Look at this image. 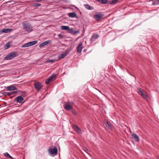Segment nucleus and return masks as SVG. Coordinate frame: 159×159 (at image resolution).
<instances>
[{
    "mask_svg": "<svg viewBox=\"0 0 159 159\" xmlns=\"http://www.w3.org/2000/svg\"><path fill=\"white\" fill-rule=\"evenodd\" d=\"M73 31V30L72 29H70L69 27V29L68 30V33H70L71 34H72Z\"/></svg>",
    "mask_w": 159,
    "mask_h": 159,
    "instance_id": "28",
    "label": "nucleus"
},
{
    "mask_svg": "<svg viewBox=\"0 0 159 159\" xmlns=\"http://www.w3.org/2000/svg\"><path fill=\"white\" fill-rule=\"evenodd\" d=\"M141 95L144 99H146L148 96L145 91H144V93L141 94Z\"/></svg>",
    "mask_w": 159,
    "mask_h": 159,
    "instance_id": "24",
    "label": "nucleus"
},
{
    "mask_svg": "<svg viewBox=\"0 0 159 159\" xmlns=\"http://www.w3.org/2000/svg\"><path fill=\"white\" fill-rule=\"evenodd\" d=\"M69 52L68 51H66L63 53L60 54L58 56V58L59 59H61L64 58L66 55H67Z\"/></svg>",
    "mask_w": 159,
    "mask_h": 159,
    "instance_id": "8",
    "label": "nucleus"
},
{
    "mask_svg": "<svg viewBox=\"0 0 159 159\" xmlns=\"http://www.w3.org/2000/svg\"><path fill=\"white\" fill-rule=\"evenodd\" d=\"M84 52H85V51H86V50H85V49H84Z\"/></svg>",
    "mask_w": 159,
    "mask_h": 159,
    "instance_id": "39",
    "label": "nucleus"
},
{
    "mask_svg": "<svg viewBox=\"0 0 159 159\" xmlns=\"http://www.w3.org/2000/svg\"><path fill=\"white\" fill-rule=\"evenodd\" d=\"M54 60H48L47 62H54Z\"/></svg>",
    "mask_w": 159,
    "mask_h": 159,
    "instance_id": "34",
    "label": "nucleus"
},
{
    "mask_svg": "<svg viewBox=\"0 0 159 159\" xmlns=\"http://www.w3.org/2000/svg\"><path fill=\"white\" fill-rule=\"evenodd\" d=\"M118 0H112L110 2L111 4H115L117 2Z\"/></svg>",
    "mask_w": 159,
    "mask_h": 159,
    "instance_id": "26",
    "label": "nucleus"
},
{
    "mask_svg": "<svg viewBox=\"0 0 159 159\" xmlns=\"http://www.w3.org/2000/svg\"><path fill=\"white\" fill-rule=\"evenodd\" d=\"M61 36H62V35L61 34H58V37H61Z\"/></svg>",
    "mask_w": 159,
    "mask_h": 159,
    "instance_id": "37",
    "label": "nucleus"
},
{
    "mask_svg": "<svg viewBox=\"0 0 159 159\" xmlns=\"http://www.w3.org/2000/svg\"><path fill=\"white\" fill-rule=\"evenodd\" d=\"M15 101L19 103H21L24 100V98L21 96H19L15 99Z\"/></svg>",
    "mask_w": 159,
    "mask_h": 159,
    "instance_id": "9",
    "label": "nucleus"
},
{
    "mask_svg": "<svg viewBox=\"0 0 159 159\" xmlns=\"http://www.w3.org/2000/svg\"><path fill=\"white\" fill-rule=\"evenodd\" d=\"M51 42V41L50 40H48L47 41H46L41 43L39 45V47L40 48H41L43 47L44 46L48 45V44L50 43Z\"/></svg>",
    "mask_w": 159,
    "mask_h": 159,
    "instance_id": "7",
    "label": "nucleus"
},
{
    "mask_svg": "<svg viewBox=\"0 0 159 159\" xmlns=\"http://www.w3.org/2000/svg\"><path fill=\"white\" fill-rule=\"evenodd\" d=\"M55 75L54 74L52 75L48 79L46 80L45 84L47 85L49 84L51 81L55 79Z\"/></svg>",
    "mask_w": 159,
    "mask_h": 159,
    "instance_id": "4",
    "label": "nucleus"
},
{
    "mask_svg": "<svg viewBox=\"0 0 159 159\" xmlns=\"http://www.w3.org/2000/svg\"><path fill=\"white\" fill-rule=\"evenodd\" d=\"M157 159H159V157H157Z\"/></svg>",
    "mask_w": 159,
    "mask_h": 159,
    "instance_id": "38",
    "label": "nucleus"
},
{
    "mask_svg": "<svg viewBox=\"0 0 159 159\" xmlns=\"http://www.w3.org/2000/svg\"><path fill=\"white\" fill-rule=\"evenodd\" d=\"M37 43V41L36 40H35L34 41L29 42V43L30 46H31L36 44Z\"/></svg>",
    "mask_w": 159,
    "mask_h": 159,
    "instance_id": "22",
    "label": "nucleus"
},
{
    "mask_svg": "<svg viewBox=\"0 0 159 159\" xmlns=\"http://www.w3.org/2000/svg\"><path fill=\"white\" fill-rule=\"evenodd\" d=\"M103 16V15L101 14H96L94 15V18L97 20H99L100 18H102Z\"/></svg>",
    "mask_w": 159,
    "mask_h": 159,
    "instance_id": "12",
    "label": "nucleus"
},
{
    "mask_svg": "<svg viewBox=\"0 0 159 159\" xmlns=\"http://www.w3.org/2000/svg\"><path fill=\"white\" fill-rule=\"evenodd\" d=\"M64 108L67 111H69L71 109H72V107L69 105H65L64 106Z\"/></svg>",
    "mask_w": 159,
    "mask_h": 159,
    "instance_id": "19",
    "label": "nucleus"
},
{
    "mask_svg": "<svg viewBox=\"0 0 159 159\" xmlns=\"http://www.w3.org/2000/svg\"><path fill=\"white\" fill-rule=\"evenodd\" d=\"M105 125H106V127H107L109 129L111 128V126L109 124L108 122H106Z\"/></svg>",
    "mask_w": 159,
    "mask_h": 159,
    "instance_id": "27",
    "label": "nucleus"
},
{
    "mask_svg": "<svg viewBox=\"0 0 159 159\" xmlns=\"http://www.w3.org/2000/svg\"><path fill=\"white\" fill-rule=\"evenodd\" d=\"M83 149L86 152L88 153V149H87V148L86 147H84L83 148Z\"/></svg>",
    "mask_w": 159,
    "mask_h": 159,
    "instance_id": "32",
    "label": "nucleus"
},
{
    "mask_svg": "<svg viewBox=\"0 0 159 159\" xmlns=\"http://www.w3.org/2000/svg\"><path fill=\"white\" fill-rule=\"evenodd\" d=\"M30 46V45L29 43V42L27 43L24 44H23L22 47V48H25V47H27Z\"/></svg>",
    "mask_w": 159,
    "mask_h": 159,
    "instance_id": "25",
    "label": "nucleus"
},
{
    "mask_svg": "<svg viewBox=\"0 0 159 159\" xmlns=\"http://www.w3.org/2000/svg\"><path fill=\"white\" fill-rule=\"evenodd\" d=\"M73 113L75 115H76L77 114L76 112L75 111H73Z\"/></svg>",
    "mask_w": 159,
    "mask_h": 159,
    "instance_id": "36",
    "label": "nucleus"
},
{
    "mask_svg": "<svg viewBox=\"0 0 159 159\" xmlns=\"http://www.w3.org/2000/svg\"><path fill=\"white\" fill-rule=\"evenodd\" d=\"M12 30L13 29H3L0 30V32L1 33H7Z\"/></svg>",
    "mask_w": 159,
    "mask_h": 159,
    "instance_id": "13",
    "label": "nucleus"
},
{
    "mask_svg": "<svg viewBox=\"0 0 159 159\" xmlns=\"http://www.w3.org/2000/svg\"><path fill=\"white\" fill-rule=\"evenodd\" d=\"M82 46V44L81 43L78 45V47L77 48V51L79 53H81L82 51L83 48Z\"/></svg>",
    "mask_w": 159,
    "mask_h": 159,
    "instance_id": "14",
    "label": "nucleus"
},
{
    "mask_svg": "<svg viewBox=\"0 0 159 159\" xmlns=\"http://www.w3.org/2000/svg\"><path fill=\"white\" fill-rule=\"evenodd\" d=\"M17 56V53L16 52H14L10 53L8 54L6 57H5L4 59L5 60H9Z\"/></svg>",
    "mask_w": 159,
    "mask_h": 159,
    "instance_id": "2",
    "label": "nucleus"
},
{
    "mask_svg": "<svg viewBox=\"0 0 159 159\" xmlns=\"http://www.w3.org/2000/svg\"><path fill=\"white\" fill-rule=\"evenodd\" d=\"M61 29L63 30L68 31L69 29V27L67 26H62L61 27Z\"/></svg>",
    "mask_w": 159,
    "mask_h": 159,
    "instance_id": "21",
    "label": "nucleus"
},
{
    "mask_svg": "<svg viewBox=\"0 0 159 159\" xmlns=\"http://www.w3.org/2000/svg\"><path fill=\"white\" fill-rule=\"evenodd\" d=\"M17 93V92H3V94L5 95H7L8 96H10L11 95V94H14L15 93Z\"/></svg>",
    "mask_w": 159,
    "mask_h": 159,
    "instance_id": "17",
    "label": "nucleus"
},
{
    "mask_svg": "<svg viewBox=\"0 0 159 159\" xmlns=\"http://www.w3.org/2000/svg\"><path fill=\"white\" fill-rule=\"evenodd\" d=\"M103 4H106L108 2L107 0H96Z\"/></svg>",
    "mask_w": 159,
    "mask_h": 159,
    "instance_id": "20",
    "label": "nucleus"
},
{
    "mask_svg": "<svg viewBox=\"0 0 159 159\" xmlns=\"http://www.w3.org/2000/svg\"><path fill=\"white\" fill-rule=\"evenodd\" d=\"M72 127L74 129L78 134L81 133V130L79 127L75 125H72Z\"/></svg>",
    "mask_w": 159,
    "mask_h": 159,
    "instance_id": "11",
    "label": "nucleus"
},
{
    "mask_svg": "<svg viewBox=\"0 0 159 159\" xmlns=\"http://www.w3.org/2000/svg\"><path fill=\"white\" fill-rule=\"evenodd\" d=\"M144 91H138V93L140 95H141V94L144 93Z\"/></svg>",
    "mask_w": 159,
    "mask_h": 159,
    "instance_id": "33",
    "label": "nucleus"
},
{
    "mask_svg": "<svg viewBox=\"0 0 159 159\" xmlns=\"http://www.w3.org/2000/svg\"><path fill=\"white\" fill-rule=\"evenodd\" d=\"M57 148H50L48 149L49 153L53 155V156L56 155L57 154Z\"/></svg>",
    "mask_w": 159,
    "mask_h": 159,
    "instance_id": "3",
    "label": "nucleus"
},
{
    "mask_svg": "<svg viewBox=\"0 0 159 159\" xmlns=\"http://www.w3.org/2000/svg\"><path fill=\"white\" fill-rule=\"evenodd\" d=\"M10 44L8 43L5 45V47L7 48L10 47Z\"/></svg>",
    "mask_w": 159,
    "mask_h": 159,
    "instance_id": "31",
    "label": "nucleus"
},
{
    "mask_svg": "<svg viewBox=\"0 0 159 159\" xmlns=\"http://www.w3.org/2000/svg\"><path fill=\"white\" fill-rule=\"evenodd\" d=\"M99 37V35L98 34H93L91 36V38L90 39V41L93 42L95 41L96 39H98Z\"/></svg>",
    "mask_w": 159,
    "mask_h": 159,
    "instance_id": "6",
    "label": "nucleus"
},
{
    "mask_svg": "<svg viewBox=\"0 0 159 159\" xmlns=\"http://www.w3.org/2000/svg\"><path fill=\"white\" fill-rule=\"evenodd\" d=\"M79 33V31H76L73 30V32L72 33V34H76L77 33Z\"/></svg>",
    "mask_w": 159,
    "mask_h": 159,
    "instance_id": "30",
    "label": "nucleus"
},
{
    "mask_svg": "<svg viewBox=\"0 0 159 159\" xmlns=\"http://www.w3.org/2000/svg\"><path fill=\"white\" fill-rule=\"evenodd\" d=\"M4 155L8 158H10L11 159H12V157H11L8 152H6L3 153Z\"/></svg>",
    "mask_w": 159,
    "mask_h": 159,
    "instance_id": "23",
    "label": "nucleus"
},
{
    "mask_svg": "<svg viewBox=\"0 0 159 159\" xmlns=\"http://www.w3.org/2000/svg\"><path fill=\"white\" fill-rule=\"evenodd\" d=\"M158 1H159V0H158Z\"/></svg>",
    "mask_w": 159,
    "mask_h": 159,
    "instance_id": "40",
    "label": "nucleus"
},
{
    "mask_svg": "<svg viewBox=\"0 0 159 159\" xmlns=\"http://www.w3.org/2000/svg\"><path fill=\"white\" fill-rule=\"evenodd\" d=\"M68 15L69 17H70L74 18L77 17L76 14L75 12L69 13L68 14Z\"/></svg>",
    "mask_w": 159,
    "mask_h": 159,
    "instance_id": "16",
    "label": "nucleus"
},
{
    "mask_svg": "<svg viewBox=\"0 0 159 159\" xmlns=\"http://www.w3.org/2000/svg\"><path fill=\"white\" fill-rule=\"evenodd\" d=\"M34 86L35 89L39 91L42 88V86L41 84L38 82H36L34 84Z\"/></svg>",
    "mask_w": 159,
    "mask_h": 159,
    "instance_id": "5",
    "label": "nucleus"
},
{
    "mask_svg": "<svg viewBox=\"0 0 159 159\" xmlns=\"http://www.w3.org/2000/svg\"><path fill=\"white\" fill-rule=\"evenodd\" d=\"M138 91H142V89L140 88H138Z\"/></svg>",
    "mask_w": 159,
    "mask_h": 159,
    "instance_id": "35",
    "label": "nucleus"
},
{
    "mask_svg": "<svg viewBox=\"0 0 159 159\" xmlns=\"http://www.w3.org/2000/svg\"><path fill=\"white\" fill-rule=\"evenodd\" d=\"M41 4L39 3H35L33 5V6L35 7H39L41 6Z\"/></svg>",
    "mask_w": 159,
    "mask_h": 159,
    "instance_id": "29",
    "label": "nucleus"
},
{
    "mask_svg": "<svg viewBox=\"0 0 159 159\" xmlns=\"http://www.w3.org/2000/svg\"><path fill=\"white\" fill-rule=\"evenodd\" d=\"M85 8L88 10H91L93 9V7H91L88 4H84Z\"/></svg>",
    "mask_w": 159,
    "mask_h": 159,
    "instance_id": "18",
    "label": "nucleus"
},
{
    "mask_svg": "<svg viewBox=\"0 0 159 159\" xmlns=\"http://www.w3.org/2000/svg\"><path fill=\"white\" fill-rule=\"evenodd\" d=\"M23 29L29 33L33 30V27L30 23L28 21H25L22 23Z\"/></svg>",
    "mask_w": 159,
    "mask_h": 159,
    "instance_id": "1",
    "label": "nucleus"
},
{
    "mask_svg": "<svg viewBox=\"0 0 159 159\" xmlns=\"http://www.w3.org/2000/svg\"><path fill=\"white\" fill-rule=\"evenodd\" d=\"M132 136V139H134L136 141L139 142V137L135 133H133Z\"/></svg>",
    "mask_w": 159,
    "mask_h": 159,
    "instance_id": "10",
    "label": "nucleus"
},
{
    "mask_svg": "<svg viewBox=\"0 0 159 159\" xmlns=\"http://www.w3.org/2000/svg\"><path fill=\"white\" fill-rule=\"evenodd\" d=\"M7 90H14L17 89L16 87L12 85H10L9 86H7L6 88Z\"/></svg>",
    "mask_w": 159,
    "mask_h": 159,
    "instance_id": "15",
    "label": "nucleus"
}]
</instances>
